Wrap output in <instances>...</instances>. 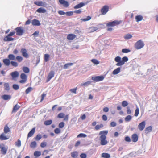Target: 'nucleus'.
<instances>
[{
	"label": "nucleus",
	"mask_w": 158,
	"mask_h": 158,
	"mask_svg": "<svg viewBox=\"0 0 158 158\" xmlns=\"http://www.w3.org/2000/svg\"><path fill=\"white\" fill-rule=\"evenodd\" d=\"M108 133V131L107 130L102 131L99 133V135H100L99 140L100 144L102 145H105L108 143V141L106 139V135Z\"/></svg>",
	"instance_id": "f257e3e1"
},
{
	"label": "nucleus",
	"mask_w": 158,
	"mask_h": 158,
	"mask_svg": "<svg viewBox=\"0 0 158 158\" xmlns=\"http://www.w3.org/2000/svg\"><path fill=\"white\" fill-rule=\"evenodd\" d=\"M65 14L67 16H71L73 14V12L72 11L67 12Z\"/></svg>",
	"instance_id": "338daca9"
},
{
	"label": "nucleus",
	"mask_w": 158,
	"mask_h": 158,
	"mask_svg": "<svg viewBox=\"0 0 158 158\" xmlns=\"http://www.w3.org/2000/svg\"><path fill=\"white\" fill-rule=\"evenodd\" d=\"M91 17L90 16H87L86 18L81 19V20L83 21H86L90 20L91 19Z\"/></svg>",
	"instance_id": "603ef678"
},
{
	"label": "nucleus",
	"mask_w": 158,
	"mask_h": 158,
	"mask_svg": "<svg viewBox=\"0 0 158 158\" xmlns=\"http://www.w3.org/2000/svg\"><path fill=\"white\" fill-rule=\"evenodd\" d=\"M21 52L23 56L25 58H27L29 57V55L27 53V50L25 48H22L21 50Z\"/></svg>",
	"instance_id": "9b49d317"
},
{
	"label": "nucleus",
	"mask_w": 158,
	"mask_h": 158,
	"mask_svg": "<svg viewBox=\"0 0 158 158\" xmlns=\"http://www.w3.org/2000/svg\"><path fill=\"white\" fill-rule=\"evenodd\" d=\"M144 45L143 42L140 40L136 42L135 44V47L137 49H139L143 48Z\"/></svg>",
	"instance_id": "20e7f679"
},
{
	"label": "nucleus",
	"mask_w": 158,
	"mask_h": 158,
	"mask_svg": "<svg viewBox=\"0 0 158 158\" xmlns=\"http://www.w3.org/2000/svg\"><path fill=\"white\" fill-rule=\"evenodd\" d=\"M85 4L83 2H81L80 3L75 5L74 8L75 9H77L80 8L84 6L85 5Z\"/></svg>",
	"instance_id": "aec40b11"
},
{
	"label": "nucleus",
	"mask_w": 158,
	"mask_h": 158,
	"mask_svg": "<svg viewBox=\"0 0 158 158\" xmlns=\"http://www.w3.org/2000/svg\"><path fill=\"white\" fill-rule=\"evenodd\" d=\"M135 18L137 22H139L142 20L143 17L141 15H139L136 16L135 17Z\"/></svg>",
	"instance_id": "473e14b6"
},
{
	"label": "nucleus",
	"mask_w": 158,
	"mask_h": 158,
	"mask_svg": "<svg viewBox=\"0 0 158 158\" xmlns=\"http://www.w3.org/2000/svg\"><path fill=\"white\" fill-rule=\"evenodd\" d=\"M4 86L5 90L8 91L10 90L9 85L8 83H5L4 84Z\"/></svg>",
	"instance_id": "2f4dec72"
},
{
	"label": "nucleus",
	"mask_w": 158,
	"mask_h": 158,
	"mask_svg": "<svg viewBox=\"0 0 158 158\" xmlns=\"http://www.w3.org/2000/svg\"><path fill=\"white\" fill-rule=\"evenodd\" d=\"M122 21L121 20L118 21L115 20L113 21L110 22L106 24V26L108 27H114L118 26L120 24Z\"/></svg>",
	"instance_id": "7ed1b4c3"
},
{
	"label": "nucleus",
	"mask_w": 158,
	"mask_h": 158,
	"mask_svg": "<svg viewBox=\"0 0 158 158\" xmlns=\"http://www.w3.org/2000/svg\"><path fill=\"white\" fill-rule=\"evenodd\" d=\"M31 23L32 25L33 26H39L40 25V21L38 20L35 19L32 20Z\"/></svg>",
	"instance_id": "f3484780"
},
{
	"label": "nucleus",
	"mask_w": 158,
	"mask_h": 158,
	"mask_svg": "<svg viewBox=\"0 0 158 158\" xmlns=\"http://www.w3.org/2000/svg\"><path fill=\"white\" fill-rule=\"evenodd\" d=\"M10 63L12 65L15 67H17L18 65V63L15 61H12L10 62Z\"/></svg>",
	"instance_id": "864d4df0"
},
{
	"label": "nucleus",
	"mask_w": 158,
	"mask_h": 158,
	"mask_svg": "<svg viewBox=\"0 0 158 158\" xmlns=\"http://www.w3.org/2000/svg\"><path fill=\"white\" fill-rule=\"evenodd\" d=\"M71 156L73 158H76L78 156V153L77 151H74L71 152Z\"/></svg>",
	"instance_id": "c85d7f7f"
},
{
	"label": "nucleus",
	"mask_w": 158,
	"mask_h": 158,
	"mask_svg": "<svg viewBox=\"0 0 158 158\" xmlns=\"http://www.w3.org/2000/svg\"><path fill=\"white\" fill-rule=\"evenodd\" d=\"M20 106L18 104H16L13 107V110L12 111V113H14L17 111L19 109Z\"/></svg>",
	"instance_id": "412c9836"
},
{
	"label": "nucleus",
	"mask_w": 158,
	"mask_h": 158,
	"mask_svg": "<svg viewBox=\"0 0 158 158\" xmlns=\"http://www.w3.org/2000/svg\"><path fill=\"white\" fill-rule=\"evenodd\" d=\"M47 145V143L45 142H42L40 144V146L42 148H44Z\"/></svg>",
	"instance_id": "0e129e2a"
},
{
	"label": "nucleus",
	"mask_w": 158,
	"mask_h": 158,
	"mask_svg": "<svg viewBox=\"0 0 158 158\" xmlns=\"http://www.w3.org/2000/svg\"><path fill=\"white\" fill-rule=\"evenodd\" d=\"M14 40V39L10 37L8 35L5 37L4 39V40L5 41H13Z\"/></svg>",
	"instance_id": "b1692460"
},
{
	"label": "nucleus",
	"mask_w": 158,
	"mask_h": 158,
	"mask_svg": "<svg viewBox=\"0 0 158 158\" xmlns=\"http://www.w3.org/2000/svg\"><path fill=\"white\" fill-rule=\"evenodd\" d=\"M132 141L134 142H136L138 139V136L136 134H134L131 136Z\"/></svg>",
	"instance_id": "2eb2a0df"
},
{
	"label": "nucleus",
	"mask_w": 158,
	"mask_h": 158,
	"mask_svg": "<svg viewBox=\"0 0 158 158\" xmlns=\"http://www.w3.org/2000/svg\"><path fill=\"white\" fill-rule=\"evenodd\" d=\"M139 110L138 107H137L135 111V113L134 116L135 117H137L138 116V114L139 113Z\"/></svg>",
	"instance_id": "ea45409f"
},
{
	"label": "nucleus",
	"mask_w": 158,
	"mask_h": 158,
	"mask_svg": "<svg viewBox=\"0 0 158 158\" xmlns=\"http://www.w3.org/2000/svg\"><path fill=\"white\" fill-rule=\"evenodd\" d=\"M13 88L15 90H17L19 89V86L18 85L14 84L13 85Z\"/></svg>",
	"instance_id": "4d7b16f0"
},
{
	"label": "nucleus",
	"mask_w": 158,
	"mask_h": 158,
	"mask_svg": "<svg viewBox=\"0 0 158 158\" xmlns=\"http://www.w3.org/2000/svg\"><path fill=\"white\" fill-rule=\"evenodd\" d=\"M52 122V120H46L44 122V124L45 125H49L51 124Z\"/></svg>",
	"instance_id": "e433bc0d"
},
{
	"label": "nucleus",
	"mask_w": 158,
	"mask_h": 158,
	"mask_svg": "<svg viewBox=\"0 0 158 158\" xmlns=\"http://www.w3.org/2000/svg\"><path fill=\"white\" fill-rule=\"evenodd\" d=\"M3 130L4 133L6 134L10 131V130L8 127L7 125H6L5 126Z\"/></svg>",
	"instance_id": "a878e982"
},
{
	"label": "nucleus",
	"mask_w": 158,
	"mask_h": 158,
	"mask_svg": "<svg viewBox=\"0 0 158 158\" xmlns=\"http://www.w3.org/2000/svg\"><path fill=\"white\" fill-rule=\"evenodd\" d=\"M15 145L16 146L19 147L21 146V141L20 140L18 139L17 141L15 143Z\"/></svg>",
	"instance_id": "58836bf2"
},
{
	"label": "nucleus",
	"mask_w": 158,
	"mask_h": 158,
	"mask_svg": "<svg viewBox=\"0 0 158 158\" xmlns=\"http://www.w3.org/2000/svg\"><path fill=\"white\" fill-rule=\"evenodd\" d=\"M32 90V88L31 87L28 88L26 90L25 92L27 94L29 93Z\"/></svg>",
	"instance_id": "680f3d73"
},
{
	"label": "nucleus",
	"mask_w": 158,
	"mask_h": 158,
	"mask_svg": "<svg viewBox=\"0 0 158 158\" xmlns=\"http://www.w3.org/2000/svg\"><path fill=\"white\" fill-rule=\"evenodd\" d=\"M34 3L35 5L40 6H42L45 7L46 5L45 3L43 2L42 1H35L34 2Z\"/></svg>",
	"instance_id": "ddd939ff"
},
{
	"label": "nucleus",
	"mask_w": 158,
	"mask_h": 158,
	"mask_svg": "<svg viewBox=\"0 0 158 158\" xmlns=\"http://www.w3.org/2000/svg\"><path fill=\"white\" fill-rule=\"evenodd\" d=\"M145 125L146 123L145 121H143L139 124L138 127L140 131H142L145 128Z\"/></svg>",
	"instance_id": "9d476101"
},
{
	"label": "nucleus",
	"mask_w": 158,
	"mask_h": 158,
	"mask_svg": "<svg viewBox=\"0 0 158 158\" xmlns=\"http://www.w3.org/2000/svg\"><path fill=\"white\" fill-rule=\"evenodd\" d=\"M76 37V35L73 34H69L68 35L67 39L69 40H73Z\"/></svg>",
	"instance_id": "4468645a"
},
{
	"label": "nucleus",
	"mask_w": 158,
	"mask_h": 158,
	"mask_svg": "<svg viewBox=\"0 0 158 158\" xmlns=\"http://www.w3.org/2000/svg\"><path fill=\"white\" fill-rule=\"evenodd\" d=\"M8 58L9 60H14L15 58V56L13 54H9L8 56Z\"/></svg>",
	"instance_id": "a19ab883"
},
{
	"label": "nucleus",
	"mask_w": 158,
	"mask_h": 158,
	"mask_svg": "<svg viewBox=\"0 0 158 158\" xmlns=\"http://www.w3.org/2000/svg\"><path fill=\"white\" fill-rule=\"evenodd\" d=\"M16 34L18 35H22L24 33V30L22 27H17L15 29Z\"/></svg>",
	"instance_id": "0eeeda50"
},
{
	"label": "nucleus",
	"mask_w": 158,
	"mask_h": 158,
	"mask_svg": "<svg viewBox=\"0 0 158 158\" xmlns=\"http://www.w3.org/2000/svg\"><path fill=\"white\" fill-rule=\"evenodd\" d=\"M77 87H76L74 89H70V91L71 92L75 94L76 93V90H77Z\"/></svg>",
	"instance_id": "e2e57ef3"
},
{
	"label": "nucleus",
	"mask_w": 158,
	"mask_h": 158,
	"mask_svg": "<svg viewBox=\"0 0 158 158\" xmlns=\"http://www.w3.org/2000/svg\"><path fill=\"white\" fill-rule=\"evenodd\" d=\"M35 131V128H33L28 133L27 135V138L30 137L33 135Z\"/></svg>",
	"instance_id": "6ab92c4d"
},
{
	"label": "nucleus",
	"mask_w": 158,
	"mask_h": 158,
	"mask_svg": "<svg viewBox=\"0 0 158 158\" xmlns=\"http://www.w3.org/2000/svg\"><path fill=\"white\" fill-rule=\"evenodd\" d=\"M132 37V35L130 34H127L124 36L125 39H129L131 38Z\"/></svg>",
	"instance_id": "3c124183"
},
{
	"label": "nucleus",
	"mask_w": 158,
	"mask_h": 158,
	"mask_svg": "<svg viewBox=\"0 0 158 158\" xmlns=\"http://www.w3.org/2000/svg\"><path fill=\"white\" fill-rule=\"evenodd\" d=\"M20 78L22 79L20 80L19 82L21 83H24L27 81V76L23 73H22L20 75Z\"/></svg>",
	"instance_id": "1a4fd4ad"
},
{
	"label": "nucleus",
	"mask_w": 158,
	"mask_h": 158,
	"mask_svg": "<svg viewBox=\"0 0 158 158\" xmlns=\"http://www.w3.org/2000/svg\"><path fill=\"white\" fill-rule=\"evenodd\" d=\"M3 62L5 65L8 66L10 65V63L9 59H3Z\"/></svg>",
	"instance_id": "4be33fe9"
},
{
	"label": "nucleus",
	"mask_w": 158,
	"mask_h": 158,
	"mask_svg": "<svg viewBox=\"0 0 158 158\" xmlns=\"http://www.w3.org/2000/svg\"><path fill=\"white\" fill-rule=\"evenodd\" d=\"M16 59L18 62H21L23 60V58L21 56H17L16 57Z\"/></svg>",
	"instance_id": "8fccbe9b"
},
{
	"label": "nucleus",
	"mask_w": 158,
	"mask_h": 158,
	"mask_svg": "<svg viewBox=\"0 0 158 158\" xmlns=\"http://www.w3.org/2000/svg\"><path fill=\"white\" fill-rule=\"evenodd\" d=\"M103 127V125L102 124H101L99 125H98L96 126L95 128L96 130H98L102 128Z\"/></svg>",
	"instance_id": "c9c22d12"
},
{
	"label": "nucleus",
	"mask_w": 158,
	"mask_h": 158,
	"mask_svg": "<svg viewBox=\"0 0 158 158\" xmlns=\"http://www.w3.org/2000/svg\"><path fill=\"white\" fill-rule=\"evenodd\" d=\"M91 83V81H87L85 82L84 83H82L81 84V85L82 86H87L89 85H90Z\"/></svg>",
	"instance_id": "c03bdc74"
},
{
	"label": "nucleus",
	"mask_w": 158,
	"mask_h": 158,
	"mask_svg": "<svg viewBox=\"0 0 158 158\" xmlns=\"http://www.w3.org/2000/svg\"><path fill=\"white\" fill-rule=\"evenodd\" d=\"M80 157L81 158H86L87 155L86 154L84 153H81L80 155Z\"/></svg>",
	"instance_id": "69168bd1"
},
{
	"label": "nucleus",
	"mask_w": 158,
	"mask_h": 158,
	"mask_svg": "<svg viewBox=\"0 0 158 158\" xmlns=\"http://www.w3.org/2000/svg\"><path fill=\"white\" fill-rule=\"evenodd\" d=\"M73 63H68L65 64L64 66V69H67L69 66H72L73 65Z\"/></svg>",
	"instance_id": "f704fd0d"
},
{
	"label": "nucleus",
	"mask_w": 158,
	"mask_h": 158,
	"mask_svg": "<svg viewBox=\"0 0 158 158\" xmlns=\"http://www.w3.org/2000/svg\"><path fill=\"white\" fill-rule=\"evenodd\" d=\"M10 75L13 78H16L18 77L19 73L17 71H15L12 72Z\"/></svg>",
	"instance_id": "5701e85b"
},
{
	"label": "nucleus",
	"mask_w": 158,
	"mask_h": 158,
	"mask_svg": "<svg viewBox=\"0 0 158 158\" xmlns=\"http://www.w3.org/2000/svg\"><path fill=\"white\" fill-rule=\"evenodd\" d=\"M128 103L126 101H123L122 102V105L123 107H125L127 106Z\"/></svg>",
	"instance_id": "bf43d9fd"
},
{
	"label": "nucleus",
	"mask_w": 158,
	"mask_h": 158,
	"mask_svg": "<svg viewBox=\"0 0 158 158\" xmlns=\"http://www.w3.org/2000/svg\"><path fill=\"white\" fill-rule=\"evenodd\" d=\"M130 52L129 49H123L122 50V52L123 53H127Z\"/></svg>",
	"instance_id": "052dcab7"
},
{
	"label": "nucleus",
	"mask_w": 158,
	"mask_h": 158,
	"mask_svg": "<svg viewBox=\"0 0 158 158\" xmlns=\"http://www.w3.org/2000/svg\"><path fill=\"white\" fill-rule=\"evenodd\" d=\"M2 99L6 100L10 99L11 97L10 95L4 94L2 96Z\"/></svg>",
	"instance_id": "393cba45"
},
{
	"label": "nucleus",
	"mask_w": 158,
	"mask_h": 158,
	"mask_svg": "<svg viewBox=\"0 0 158 158\" xmlns=\"http://www.w3.org/2000/svg\"><path fill=\"white\" fill-rule=\"evenodd\" d=\"M42 138L41 135L40 134H38L35 137V139L36 141H39Z\"/></svg>",
	"instance_id": "49530a36"
},
{
	"label": "nucleus",
	"mask_w": 158,
	"mask_h": 158,
	"mask_svg": "<svg viewBox=\"0 0 158 158\" xmlns=\"http://www.w3.org/2000/svg\"><path fill=\"white\" fill-rule=\"evenodd\" d=\"M64 126V122H60L59 124V128H63Z\"/></svg>",
	"instance_id": "5fc2aeb1"
},
{
	"label": "nucleus",
	"mask_w": 158,
	"mask_h": 158,
	"mask_svg": "<svg viewBox=\"0 0 158 158\" xmlns=\"http://www.w3.org/2000/svg\"><path fill=\"white\" fill-rule=\"evenodd\" d=\"M50 56L49 54H46L44 55V59L45 62H47L48 61Z\"/></svg>",
	"instance_id": "4c0bfd02"
},
{
	"label": "nucleus",
	"mask_w": 158,
	"mask_h": 158,
	"mask_svg": "<svg viewBox=\"0 0 158 158\" xmlns=\"http://www.w3.org/2000/svg\"><path fill=\"white\" fill-rule=\"evenodd\" d=\"M5 133H2L0 135V139L3 140H6L8 139L9 137L5 135Z\"/></svg>",
	"instance_id": "a211bd4d"
},
{
	"label": "nucleus",
	"mask_w": 158,
	"mask_h": 158,
	"mask_svg": "<svg viewBox=\"0 0 158 158\" xmlns=\"http://www.w3.org/2000/svg\"><path fill=\"white\" fill-rule=\"evenodd\" d=\"M41 155V152L40 151H36L34 153V156L36 157H39Z\"/></svg>",
	"instance_id": "09e8293b"
},
{
	"label": "nucleus",
	"mask_w": 158,
	"mask_h": 158,
	"mask_svg": "<svg viewBox=\"0 0 158 158\" xmlns=\"http://www.w3.org/2000/svg\"><path fill=\"white\" fill-rule=\"evenodd\" d=\"M109 6L106 5L104 6L100 10L101 15H105L109 11Z\"/></svg>",
	"instance_id": "39448f33"
},
{
	"label": "nucleus",
	"mask_w": 158,
	"mask_h": 158,
	"mask_svg": "<svg viewBox=\"0 0 158 158\" xmlns=\"http://www.w3.org/2000/svg\"><path fill=\"white\" fill-rule=\"evenodd\" d=\"M91 61L92 62L95 64H98L99 63V62L96 59H93Z\"/></svg>",
	"instance_id": "6e6d98bb"
},
{
	"label": "nucleus",
	"mask_w": 158,
	"mask_h": 158,
	"mask_svg": "<svg viewBox=\"0 0 158 158\" xmlns=\"http://www.w3.org/2000/svg\"><path fill=\"white\" fill-rule=\"evenodd\" d=\"M121 70V68L118 67L114 69L112 72V74L114 75H116L119 73Z\"/></svg>",
	"instance_id": "bb28decb"
},
{
	"label": "nucleus",
	"mask_w": 158,
	"mask_h": 158,
	"mask_svg": "<svg viewBox=\"0 0 158 158\" xmlns=\"http://www.w3.org/2000/svg\"><path fill=\"white\" fill-rule=\"evenodd\" d=\"M0 149H1V151L2 154L4 155L6 154L8 148L6 147L4 144H0Z\"/></svg>",
	"instance_id": "423d86ee"
},
{
	"label": "nucleus",
	"mask_w": 158,
	"mask_h": 158,
	"mask_svg": "<svg viewBox=\"0 0 158 158\" xmlns=\"http://www.w3.org/2000/svg\"><path fill=\"white\" fill-rule=\"evenodd\" d=\"M102 157L104 158H110V155L108 153H104L102 154Z\"/></svg>",
	"instance_id": "c756f323"
},
{
	"label": "nucleus",
	"mask_w": 158,
	"mask_h": 158,
	"mask_svg": "<svg viewBox=\"0 0 158 158\" xmlns=\"http://www.w3.org/2000/svg\"><path fill=\"white\" fill-rule=\"evenodd\" d=\"M116 123L114 121L110 123V126L112 127H114L116 126Z\"/></svg>",
	"instance_id": "774afa93"
},
{
	"label": "nucleus",
	"mask_w": 158,
	"mask_h": 158,
	"mask_svg": "<svg viewBox=\"0 0 158 158\" xmlns=\"http://www.w3.org/2000/svg\"><path fill=\"white\" fill-rule=\"evenodd\" d=\"M64 116L65 114L64 113H60L58 114L57 118H63L64 117Z\"/></svg>",
	"instance_id": "de8ad7c7"
},
{
	"label": "nucleus",
	"mask_w": 158,
	"mask_h": 158,
	"mask_svg": "<svg viewBox=\"0 0 158 158\" xmlns=\"http://www.w3.org/2000/svg\"><path fill=\"white\" fill-rule=\"evenodd\" d=\"M87 136L86 135L83 133H80L77 135V137L78 138L81 137L85 138Z\"/></svg>",
	"instance_id": "a18cd8bd"
},
{
	"label": "nucleus",
	"mask_w": 158,
	"mask_h": 158,
	"mask_svg": "<svg viewBox=\"0 0 158 158\" xmlns=\"http://www.w3.org/2000/svg\"><path fill=\"white\" fill-rule=\"evenodd\" d=\"M59 1L60 4L63 5L65 7H67L69 6L68 2L64 0H59Z\"/></svg>",
	"instance_id": "dca6fc26"
},
{
	"label": "nucleus",
	"mask_w": 158,
	"mask_h": 158,
	"mask_svg": "<svg viewBox=\"0 0 158 158\" xmlns=\"http://www.w3.org/2000/svg\"><path fill=\"white\" fill-rule=\"evenodd\" d=\"M23 69L24 72L26 73H28L29 72V69L28 68L26 67H24Z\"/></svg>",
	"instance_id": "37998d69"
},
{
	"label": "nucleus",
	"mask_w": 158,
	"mask_h": 158,
	"mask_svg": "<svg viewBox=\"0 0 158 158\" xmlns=\"http://www.w3.org/2000/svg\"><path fill=\"white\" fill-rule=\"evenodd\" d=\"M54 132L55 133L58 134L60 133L61 130L59 128H56L54 130Z\"/></svg>",
	"instance_id": "13d9d810"
},
{
	"label": "nucleus",
	"mask_w": 158,
	"mask_h": 158,
	"mask_svg": "<svg viewBox=\"0 0 158 158\" xmlns=\"http://www.w3.org/2000/svg\"><path fill=\"white\" fill-rule=\"evenodd\" d=\"M131 119V116L130 115H128L126 117L125 119V120L126 122H128L130 121Z\"/></svg>",
	"instance_id": "79ce46f5"
},
{
	"label": "nucleus",
	"mask_w": 158,
	"mask_h": 158,
	"mask_svg": "<svg viewBox=\"0 0 158 158\" xmlns=\"http://www.w3.org/2000/svg\"><path fill=\"white\" fill-rule=\"evenodd\" d=\"M55 74V72L54 71H52L49 73L47 80V82H48L51 78L53 77Z\"/></svg>",
	"instance_id": "f8f14e48"
},
{
	"label": "nucleus",
	"mask_w": 158,
	"mask_h": 158,
	"mask_svg": "<svg viewBox=\"0 0 158 158\" xmlns=\"http://www.w3.org/2000/svg\"><path fill=\"white\" fill-rule=\"evenodd\" d=\"M105 77L103 76H97L96 77H93L91 79L96 82H98L102 81L104 78Z\"/></svg>",
	"instance_id": "6e6552de"
},
{
	"label": "nucleus",
	"mask_w": 158,
	"mask_h": 158,
	"mask_svg": "<svg viewBox=\"0 0 158 158\" xmlns=\"http://www.w3.org/2000/svg\"><path fill=\"white\" fill-rule=\"evenodd\" d=\"M37 146V143L36 142L33 141L31 143L30 146V147L33 148H35Z\"/></svg>",
	"instance_id": "72a5a7b5"
},
{
	"label": "nucleus",
	"mask_w": 158,
	"mask_h": 158,
	"mask_svg": "<svg viewBox=\"0 0 158 158\" xmlns=\"http://www.w3.org/2000/svg\"><path fill=\"white\" fill-rule=\"evenodd\" d=\"M36 11L39 13H45L46 12V10L44 9L40 8L36 10Z\"/></svg>",
	"instance_id": "cd10ccee"
},
{
	"label": "nucleus",
	"mask_w": 158,
	"mask_h": 158,
	"mask_svg": "<svg viewBox=\"0 0 158 158\" xmlns=\"http://www.w3.org/2000/svg\"><path fill=\"white\" fill-rule=\"evenodd\" d=\"M152 131V128L151 126H149L146 128L145 130V131L146 133H148L151 132Z\"/></svg>",
	"instance_id": "7c9ffc66"
},
{
	"label": "nucleus",
	"mask_w": 158,
	"mask_h": 158,
	"mask_svg": "<svg viewBox=\"0 0 158 158\" xmlns=\"http://www.w3.org/2000/svg\"><path fill=\"white\" fill-rule=\"evenodd\" d=\"M128 59L126 56H124L122 58L121 60V58L119 56L116 57L114 59L115 61L117 62L116 65L117 66H121L124 64L125 62L128 61Z\"/></svg>",
	"instance_id": "f03ea898"
}]
</instances>
